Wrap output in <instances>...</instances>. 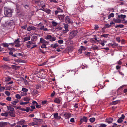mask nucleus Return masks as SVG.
I'll return each mask as SVG.
<instances>
[{"label":"nucleus","mask_w":127,"mask_h":127,"mask_svg":"<svg viewBox=\"0 0 127 127\" xmlns=\"http://www.w3.org/2000/svg\"><path fill=\"white\" fill-rule=\"evenodd\" d=\"M13 12L12 9L5 7L4 8V13L5 15L7 17H10L12 16V13Z\"/></svg>","instance_id":"nucleus-1"},{"label":"nucleus","mask_w":127,"mask_h":127,"mask_svg":"<svg viewBox=\"0 0 127 127\" xmlns=\"http://www.w3.org/2000/svg\"><path fill=\"white\" fill-rule=\"evenodd\" d=\"M77 33V31H73L71 32L69 35V38L70 39H72L75 37Z\"/></svg>","instance_id":"nucleus-2"},{"label":"nucleus","mask_w":127,"mask_h":127,"mask_svg":"<svg viewBox=\"0 0 127 127\" xmlns=\"http://www.w3.org/2000/svg\"><path fill=\"white\" fill-rule=\"evenodd\" d=\"M5 24L7 25L12 26L14 24V22L13 20H10L8 21L7 23H5Z\"/></svg>","instance_id":"nucleus-3"},{"label":"nucleus","mask_w":127,"mask_h":127,"mask_svg":"<svg viewBox=\"0 0 127 127\" xmlns=\"http://www.w3.org/2000/svg\"><path fill=\"white\" fill-rule=\"evenodd\" d=\"M125 116L123 115H122L121 117L119 118L117 121V122L119 123H121L123 121V119H124L125 118Z\"/></svg>","instance_id":"nucleus-4"},{"label":"nucleus","mask_w":127,"mask_h":127,"mask_svg":"<svg viewBox=\"0 0 127 127\" xmlns=\"http://www.w3.org/2000/svg\"><path fill=\"white\" fill-rule=\"evenodd\" d=\"M113 119L112 118H109L106 119L105 120V121L109 124L111 123L112 122Z\"/></svg>","instance_id":"nucleus-5"},{"label":"nucleus","mask_w":127,"mask_h":127,"mask_svg":"<svg viewBox=\"0 0 127 127\" xmlns=\"http://www.w3.org/2000/svg\"><path fill=\"white\" fill-rule=\"evenodd\" d=\"M87 118L86 117L84 116L83 117L82 119L80 120L81 124L83 121L85 122H86L87 121Z\"/></svg>","instance_id":"nucleus-6"},{"label":"nucleus","mask_w":127,"mask_h":127,"mask_svg":"<svg viewBox=\"0 0 127 127\" xmlns=\"http://www.w3.org/2000/svg\"><path fill=\"white\" fill-rule=\"evenodd\" d=\"M54 118L55 119H59L61 118V117L60 116H58V113H54Z\"/></svg>","instance_id":"nucleus-7"},{"label":"nucleus","mask_w":127,"mask_h":127,"mask_svg":"<svg viewBox=\"0 0 127 127\" xmlns=\"http://www.w3.org/2000/svg\"><path fill=\"white\" fill-rule=\"evenodd\" d=\"M35 29V27L32 26L28 27L27 28V30L28 31H30L31 30H34Z\"/></svg>","instance_id":"nucleus-8"},{"label":"nucleus","mask_w":127,"mask_h":127,"mask_svg":"<svg viewBox=\"0 0 127 127\" xmlns=\"http://www.w3.org/2000/svg\"><path fill=\"white\" fill-rule=\"evenodd\" d=\"M15 111H10L8 112L10 116H11L14 117L15 116Z\"/></svg>","instance_id":"nucleus-9"},{"label":"nucleus","mask_w":127,"mask_h":127,"mask_svg":"<svg viewBox=\"0 0 127 127\" xmlns=\"http://www.w3.org/2000/svg\"><path fill=\"white\" fill-rule=\"evenodd\" d=\"M7 125V123L5 122H0V127H3Z\"/></svg>","instance_id":"nucleus-10"},{"label":"nucleus","mask_w":127,"mask_h":127,"mask_svg":"<svg viewBox=\"0 0 127 127\" xmlns=\"http://www.w3.org/2000/svg\"><path fill=\"white\" fill-rule=\"evenodd\" d=\"M7 108L10 111H14V109L10 106H7Z\"/></svg>","instance_id":"nucleus-11"},{"label":"nucleus","mask_w":127,"mask_h":127,"mask_svg":"<svg viewBox=\"0 0 127 127\" xmlns=\"http://www.w3.org/2000/svg\"><path fill=\"white\" fill-rule=\"evenodd\" d=\"M120 102V101L119 100H116V101L112 102L111 104L112 105L116 104Z\"/></svg>","instance_id":"nucleus-12"},{"label":"nucleus","mask_w":127,"mask_h":127,"mask_svg":"<svg viewBox=\"0 0 127 127\" xmlns=\"http://www.w3.org/2000/svg\"><path fill=\"white\" fill-rule=\"evenodd\" d=\"M59 19L62 21L64 19V15H60L58 16Z\"/></svg>","instance_id":"nucleus-13"},{"label":"nucleus","mask_w":127,"mask_h":127,"mask_svg":"<svg viewBox=\"0 0 127 127\" xmlns=\"http://www.w3.org/2000/svg\"><path fill=\"white\" fill-rule=\"evenodd\" d=\"M60 100L58 98H56L54 100V101L57 103H59L60 102Z\"/></svg>","instance_id":"nucleus-14"},{"label":"nucleus","mask_w":127,"mask_h":127,"mask_svg":"<svg viewBox=\"0 0 127 127\" xmlns=\"http://www.w3.org/2000/svg\"><path fill=\"white\" fill-rule=\"evenodd\" d=\"M118 44L115 43L113 44H112L111 43H110L109 44V45L110 46L112 47H115L116 46H118Z\"/></svg>","instance_id":"nucleus-15"},{"label":"nucleus","mask_w":127,"mask_h":127,"mask_svg":"<svg viewBox=\"0 0 127 127\" xmlns=\"http://www.w3.org/2000/svg\"><path fill=\"white\" fill-rule=\"evenodd\" d=\"M25 121L24 120H22L21 121H19L18 123L17 124H20V125H22L24 123Z\"/></svg>","instance_id":"nucleus-16"},{"label":"nucleus","mask_w":127,"mask_h":127,"mask_svg":"<svg viewBox=\"0 0 127 127\" xmlns=\"http://www.w3.org/2000/svg\"><path fill=\"white\" fill-rule=\"evenodd\" d=\"M114 15L113 13H112L109 14L108 16V19H110L111 17H113L114 16Z\"/></svg>","instance_id":"nucleus-17"},{"label":"nucleus","mask_w":127,"mask_h":127,"mask_svg":"<svg viewBox=\"0 0 127 127\" xmlns=\"http://www.w3.org/2000/svg\"><path fill=\"white\" fill-rule=\"evenodd\" d=\"M2 67H3V68L5 69H8L9 68V67L8 66L5 65H3L2 66Z\"/></svg>","instance_id":"nucleus-18"},{"label":"nucleus","mask_w":127,"mask_h":127,"mask_svg":"<svg viewBox=\"0 0 127 127\" xmlns=\"http://www.w3.org/2000/svg\"><path fill=\"white\" fill-rule=\"evenodd\" d=\"M37 39V37L36 36H33L32 38V40L33 41H36Z\"/></svg>","instance_id":"nucleus-19"},{"label":"nucleus","mask_w":127,"mask_h":127,"mask_svg":"<svg viewBox=\"0 0 127 127\" xmlns=\"http://www.w3.org/2000/svg\"><path fill=\"white\" fill-rule=\"evenodd\" d=\"M1 115L2 116H4L5 117H7L8 116V113L7 112L2 113Z\"/></svg>","instance_id":"nucleus-20"},{"label":"nucleus","mask_w":127,"mask_h":127,"mask_svg":"<svg viewBox=\"0 0 127 127\" xmlns=\"http://www.w3.org/2000/svg\"><path fill=\"white\" fill-rule=\"evenodd\" d=\"M51 47L53 48H55L58 46V45L57 44H52L51 45Z\"/></svg>","instance_id":"nucleus-21"},{"label":"nucleus","mask_w":127,"mask_h":127,"mask_svg":"<svg viewBox=\"0 0 127 127\" xmlns=\"http://www.w3.org/2000/svg\"><path fill=\"white\" fill-rule=\"evenodd\" d=\"M19 102V100L17 99L16 100H15L11 102V103L13 105H16L17 103Z\"/></svg>","instance_id":"nucleus-22"},{"label":"nucleus","mask_w":127,"mask_h":127,"mask_svg":"<svg viewBox=\"0 0 127 127\" xmlns=\"http://www.w3.org/2000/svg\"><path fill=\"white\" fill-rule=\"evenodd\" d=\"M52 24L54 26H55L58 25V23L53 21H52Z\"/></svg>","instance_id":"nucleus-23"},{"label":"nucleus","mask_w":127,"mask_h":127,"mask_svg":"<svg viewBox=\"0 0 127 127\" xmlns=\"http://www.w3.org/2000/svg\"><path fill=\"white\" fill-rule=\"evenodd\" d=\"M30 100V98L28 97H25L24 98V101H28V102H29V101Z\"/></svg>","instance_id":"nucleus-24"},{"label":"nucleus","mask_w":127,"mask_h":127,"mask_svg":"<svg viewBox=\"0 0 127 127\" xmlns=\"http://www.w3.org/2000/svg\"><path fill=\"white\" fill-rule=\"evenodd\" d=\"M65 20L67 22L69 23L71 22L68 16H66L65 17Z\"/></svg>","instance_id":"nucleus-25"},{"label":"nucleus","mask_w":127,"mask_h":127,"mask_svg":"<svg viewBox=\"0 0 127 127\" xmlns=\"http://www.w3.org/2000/svg\"><path fill=\"white\" fill-rule=\"evenodd\" d=\"M52 36L49 35H48L46 36V37L45 38V39H49L50 40Z\"/></svg>","instance_id":"nucleus-26"},{"label":"nucleus","mask_w":127,"mask_h":127,"mask_svg":"<svg viewBox=\"0 0 127 127\" xmlns=\"http://www.w3.org/2000/svg\"><path fill=\"white\" fill-rule=\"evenodd\" d=\"M30 36L25 37L24 39V41H27L29 40H30Z\"/></svg>","instance_id":"nucleus-27"},{"label":"nucleus","mask_w":127,"mask_h":127,"mask_svg":"<svg viewBox=\"0 0 127 127\" xmlns=\"http://www.w3.org/2000/svg\"><path fill=\"white\" fill-rule=\"evenodd\" d=\"M64 28L65 29V31L67 32L68 30V25L67 24H66L64 26Z\"/></svg>","instance_id":"nucleus-28"},{"label":"nucleus","mask_w":127,"mask_h":127,"mask_svg":"<svg viewBox=\"0 0 127 127\" xmlns=\"http://www.w3.org/2000/svg\"><path fill=\"white\" fill-rule=\"evenodd\" d=\"M95 118H92L90 119V121L91 122L93 123L95 121Z\"/></svg>","instance_id":"nucleus-29"},{"label":"nucleus","mask_w":127,"mask_h":127,"mask_svg":"<svg viewBox=\"0 0 127 127\" xmlns=\"http://www.w3.org/2000/svg\"><path fill=\"white\" fill-rule=\"evenodd\" d=\"M124 26V25H116V26H115V28H118V27H120V28H123V27Z\"/></svg>","instance_id":"nucleus-30"},{"label":"nucleus","mask_w":127,"mask_h":127,"mask_svg":"<svg viewBox=\"0 0 127 127\" xmlns=\"http://www.w3.org/2000/svg\"><path fill=\"white\" fill-rule=\"evenodd\" d=\"M1 45H3L4 47H8L9 46L8 44L6 43H2Z\"/></svg>","instance_id":"nucleus-31"},{"label":"nucleus","mask_w":127,"mask_h":127,"mask_svg":"<svg viewBox=\"0 0 127 127\" xmlns=\"http://www.w3.org/2000/svg\"><path fill=\"white\" fill-rule=\"evenodd\" d=\"M20 42V41L19 40L18 38H17L16 40H15L14 41V43L16 44H19Z\"/></svg>","instance_id":"nucleus-32"},{"label":"nucleus","mask_w":127,"mask_h":127,"mask_svg":"<svg viewBox=\"0 0 127 127\" xmlns=\"http://www.w3.org/2000/svg\"><path fill=\"white\" fill-rule=\"evenodd\" d=\"M64 116L66 118H68L70 117V115L68 114H64Z\"/></svg>","instance_id":"nucleus-33"},{"label":"nucleus","mask_w":127,"mask_h":127,"mask_svg":"<svg viewBox=\"0 0 127 127\" xmlns=\"http://www.w3.org/2000/svg\"><path fill=\"white\" fill-rule=\"evenodd\" d=\"M115 22L116 23H120L121 22V20L119 19H115Z\"/></svg>","instance_id":"nucleus-34"},{"label":"nucleus","mask_w":127,"mask_h":127,"mask_svg":"<svg viewBox=\"0 0 127 127\" xmlns=\"http://www.w3.org/2000/svg\"><path fill=\"white\" fill-rule=\"evenodd\" d=\"M106 42V41L104 40H102L100 43L101 44L102 46H104L105 45L104 43Z\"/></svg>","instance_id":"nucleus-35"},{"label":"nucleus","mask_w":127,"mask_h":127,"mask_svg":"<svg viewBox=\"0 0 127 127\" xmlns=\"http://www.w3.org/2000/svg\"><path fill=\"white\" fill-rule=\"evenodd\" d=\"M33 92L34 94H36L38 93V92L37 90H34L33 91Z\"/></svg>","instance_id":"nucleus-36"},{"label":"nucleus","mask_w":127,"mask_h":127,"mask_svg":"<svg viewBox=\"0 0 127 127\" xmlns=\"http://www.w3.org/2000/svg\"><path fill=\"white\" fill-rule=\"evenodd\" d=\"M16 98L19 99H20L21 97V96L20 95L18 94H17L16 95Z\"/></svg>","instance_id":"nucleus-37"},{"label":"nucleus","mask_w":127,"mask_h":127,"mask_svg":"<svg viewBox=\"0 0 127 127\" xmlns=\"http://www.w3.org/2000/svg\"><path fill=\"white\" fill-rule=\"evenodd\" d=\"M126 16L125 15H123L121 14L120 15V17L122 18H123L124 20H125V18H126Z\"/></svg>","instance_id":"nucleus-38"},{"label":"nucleus","mask_w":127,"mask_h":127,"mask_svg":"<svg viewBox=\"0 0 127 127\" xmlns=\"http://www.w3.org/2000/svg\"><path fill=\"white\" fill-rule=\"evenodd\" d=\"M5 93L6 95L8 96H9L10 94V93L8 91H6L5 92Z\"/></svg>","instance_id":"nucleus-39"},{"label":"nucleus","mask_w":127,"mask_h":127,"mask_svg":"<svg viewBox=\"0 0 127 127\" xmlns=\"http://www.w3.org/2000/svg\"><path fill=\"white\" fill-rule=\"evenodd\" d=\"M22 90L23 92H26L28 91V90L26 88H23L22 89Z\"/></svg>","instance_id":"nucleus-40"},{"label":"nucleus","mask_w":127,"mask_h":127,"mask_svg":"<svg viewBox=\"0 0 127 127\" xmlns=\"http://www.w3.org/2000/svg\"><path fill=\"white\" fill-rule=\"evenodd\" d=\"M56 40V38L54 37H51V38L50 40V41H53L55 40Z\"/></svg>","instance_id":"nucleus-41"},{"label":"nucleus","mask_w":127,"mask_h":127,"mask_svg":"<svg viewBox=\"0 0 127 127\" xmlns=\"http://www.w3.org/2000/svg\"><path fill=\"white\" fill-rule=\"evenodd\" d=\"M29 103V102H21L20 103V104L21 105H24L28 103Z\"/></svg>","instance_id":"nucleus-42"},{"label":"nucleus","mask_w":127,"mask_h":127,"mask_svg":"<svg viewBox=\"0 0 127 127\" xmlns=\"http://www.w3.org/2000/svg\"><path fill=\"white\" fill-rule=\"evenodd\" d=\"M45 41V40L44 39L42 38H40V42L41 43H42L43 42H44Z\"/></svg>","instance_id":"nucleus-43"},{"label":"nucleus","mask_w":127,"mask_h":127,"mask_svg":"<svg viewBox=\"0 0 127 127\" xmlns=\"http://www.w3.org/2000/svg\"><path fill=\"white\" fill-rule=\"evenodd\" d=\"M108 34H102L101 35V37H107L108 36Z\"/></svg>","instance_id":"nucleus-44"},{"label":"nucleus","mask_w":127,"mask_h":127,"mask_svg":"<svg viewBox=\"0 0 127 127\" xmlns=\"http://www.w3.org/2000/svg\"><path fill=\"white\" fill-rule=\"evenodd\" d=\"M3 60L6 61H9V59L7 58L4 57L3 58Z\"/></svg>","instance_id":"nucleus-45"},{"label":"nucleus","mask_w":127,"mask_h":127,"mask_svg":"<svg viewBox=\"0 0 127 127\" xmlns=\"http://www.w3.org/2000/svg\"><path fill=\"white\" fill-rule=\"evenodd\" d=\"M11 87L10 86H8L6 87V90H10L11 88Z\"/></svg>","instance_id":"nucleus-46"},{"label":"nucleus","mask_w":127,"mask_h":127,"mask_svg":"<svg viewBox=\"0 0 127 127\" xmlns=\"http://www.w3.org/2000/svg\"><path fill=\"white\" fill-rule=\"evenodd\" d=\"M27 25H25L24 26H21V28L25 30L27 28Z\"/></svg>","instance_id":"nucleus-47"},{"label":"nucleus","mask_w":127,"mask_h":127,"mask_svg":"<svg viewBox=\"0 0 127 127\" xmlns=\"http://www.w3.org/2000/svg\"><path fill=\"white\" fill-rule=\"evenodd\" d=\"M58 42L60 44H62L63 43V41L62 40H59L58 41Z\"/></svg>","instance_id":"nucleus-48"},{"label":"nucleus","mask_w":127,"mask_h":127,"mask_svg":"<svg viewBox=\"0 0 127 127\" xmlns=\"http://www.w3.org/2000/svg\"><path fill=\"white\" fill-rule=\"evenodd\" d=\"M57 10L60 12H61L63 11V10L59 8H57Z\"/></svg>","instance_id":"nucleus-49"},{"label":"nucleus","mask_w":127,"mask_h":127,"mask_svg":"<svg viewBox=\"0 0 127 127\" xmlns=\"http://www.w3.org/2000/svg\"><path fill=\"white\" fill-rule=\"evenodd\" d=\"M11 78L9 77L6 78L5 81L6 82L9 81L11 80Z\"/></svg>","instance_id":"nucleus-50"},{"label":"nucleus","mask_w":127,"mask_h":127,"mask_svg":"<svg viewBox=\"0 0 127 127\" xmlns=\"http://www.w3.org/2000/svg\"><path fill=\"white\" fill-rule=\"evenodd\" d=\"M5 89V88L3 87H0V91H2Z\"/></svg>","instance_id":"nucleus-51"},{"label":"nucleus","mask_w":127,"mask_h":127,"mask_svg":"<svg viewBox=\"0 0 127 127\" xmlns=\"http://www.w3.org/2000/svg\"><path fill=\"white\" fill-rule=\"evenodd\" d=\"M11 99V97H8L6 98V99L8 101H10Z\"/></svg>","instance_id":"nucleus-52"},{"label":"nucleus","mask_w":127,"mask_h":127,"mask_svg":"<svg viewBox=\"0 0 127 127\" xmlns=\"http://www.w3.org/2000/svg\"><path fill=\"white\" fill-rule=\"evenodd\" d=\"M41 87V86L39 85H36V89H38L40 88Z\"/></svg>","instance_id":"nucleus-53"},{"label":"nucleus","mask_w":127,"mask_h":127,"mask_svg":"<svg viewBox=\"0 0 127 127\" xmlns=\"http://www.w3.org/2000/svg\"><path fill=\"white\" fill-rule=\"evenodd\" d=\"M26 111L27 112H28L30 110V107H27L26 108Z\"/></svg>","instance_id":"nucleus-54"},{"label":"nucleus","mask_w":127,"mask_h":127,"mask_svg":"<svg viewBox=\"0 0 127 127\" xmlns=\"http://www.w3.org/2000/svg\"><path fill=\"white\" fill-rule=\"evenodd\" d=\"M36 107L37 108H39L41 107V106L40 105H39L37 103V104H36Z\"/></svg>","instance_id":"nucleus-55"},{"label":"nucleus","mask_w":127,"mask_h":127,"mask_svg":"<svg viewBox=\"0 0 127 127\" xmlns=\"http://www.w3.org/2000/svg\"><path fill=\"white\" fill-rule=\"evenodd\" d=\"M86 53V54H85V55H87V56H89L91 53V52H87Z\"/></svg>","instance_id":"nucleus-56"},{"label":"nucleus","mask_w":127,"mask_h":127,"mask_svg":"<svg viewBox=\"0 0 127 127\" xmlns=\"http://www.w3.org/2000/svg\"><path fill=\"white\" fill-rule=\"evenodd\" d=\"M21 46L19 44H17L15 45V46L16 47H19Z\"/></svg>","instance_id":"nucleus-57"},{"label":"nucleus","mask_w":127,"mask_h":127,"mask_svg":"<svg viewBox=\"0 0 127 127\" xmlns=\"http://www.w3.org/2000/svg\"><path fill=\"white\" fill-rule=\"evenodd\" d=\"M116 40L118 42H120V37H118L116 38Z\"/></svg>","instance_id":"nucleus-58"},{"label":"nucleus","mask_w":127,"mask_h":127,"mask_svg":"<svg viewBox=\"0 0 127 127\" xmlns=\"http://www.w3.org/2000/svg\"><path fill=\"white\" fill-rule=\"evenodd\" d=\"M81 50H85L86 48H85V47L84 46H81Z\"/></svg>","instance_id":"nucleus-59"},{"label":"nucleus","mask_w":127,"mask_h":127,"mask_svg":"<svg viewBox=\"0 0 127 127\" xmlns=\"http://www.w3.org/2000/svg\"><path fill=\"white\" fill-rule=\"evenodd\" d=\"M70 121L71 122H74V118H71L70 120Z\"/></svg>","instance_id":"nucleus-60"},{"label":"nucleus","mask_w":127,"mask_h":127,"mask_svg":"<svg viewBox=\"0 0 127 127\" xmlns=\"http://www.w3.org/2000/svg\"><path fill=\"white\" fill-rule=\"evenodd\" d=\"M100 126L102 127H105L106 126V125L104 124H101Z\"/></svg>","instance_id":"nucleus-61"},{"label":"nucleus","mask_w":127,"mask_h":127,"mask_svg":"<svg viewBox=\"0 0 127 127\" xmlns=\"http://www.w3.org/2000/svg\"><path fill=\"white\" fill-rule=\"evenodd\" d=\"M37 104V102L35 101H33L32 102V104L33 105H34L35 104Z\"/></svg>","instance_id":"nucleus-62"},{"label":"nucleus","mask_w":127,"mask_h":127,"mask_svg":"<svg viewBox=\"0 0 127 127\" xmlns=\"http://www.w3.org/2000/svg\"><path fill=\"white\" fill-rule=\"evenodd\" d=\"M29 125L30 126L34 125L33 122H32V123H30L29 124Z\"/></svg>","instance_id":"nucleus-63"},{"label":"nucleus","mask_w":127,"mask_h":127,"mask_svg":"<svg viewBox=\"0 0 127 127\" xmlns=\"http://www.w3.org/2000/svg\"><path fill=\"white\" fill-rule=\"evenodd\" d=\"M39 50H40V52H41L43 54H45L46 53V52H44L43 51H42V50L41 49H39Z\"/></svg>","instance_id":"nucleus-64"}]
</instances>
